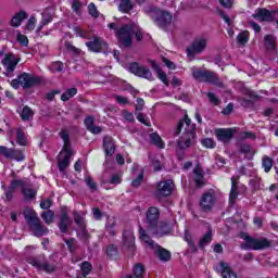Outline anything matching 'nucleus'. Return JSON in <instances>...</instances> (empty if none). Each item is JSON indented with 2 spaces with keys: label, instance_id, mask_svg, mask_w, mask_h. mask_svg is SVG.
<instances>
[{
  "label": "nucleus",
  "instance_id": "13",
  "mask_svg": "<svg viewBox=\"0 0 278 278\" xmlns=\"http://www.w3.org/2000/svg\"><path fill=\"white\" fill-rule=\"evenodd\" d=\"M20 81H21L22 88H33V86H38L41 79L40 77L34 74L23 73L20 75Z\"/></svg>",
  "mask_w": 278,
  "mask_h": 278
},
{
  "label": "nucleus",
  "instance_id": "24",
  "mask_svg": "<svg viewBox=\"0 0 278 278\" xmlns=\"http://www.w3.org/2000/svg\"><path fill=\"white\" fill-rule=\"evenodd\" d=\"M23 214L28 226L33 223H36V220H40V217H38V213H36V211L31 207H26Z\"/></svg>",
  "mask_w": 278,
  "mask_h": 278
},
{
  "label": "nucleus",
  "instance_id": "26",
  "mask_svg": "<svg viewBox=\"0 0 278 278\" xmlns=\"http://www.w3.org/2000/svg\"><path fill=\"white\" fill-rule=\"evenodd\" d=\"M136 242V237L131 230H124L123 232V244L124 247H128L129 249L134 248Z\"/></svg>",
  "mask_w": 278,
  "mask_h": 278
},
{
  "label": "nucleus",
  "instance_id": "53",
  "mask_svg": "<svg viewBox=\"0 0 278 278\" xmlns=\"http://www.w3.org/2000/svg\"><path fill=\"white\" fill-rule=\"evenodd\" d=\"M65 243L71 253H75V251H77V245L75 244V239H73V238L65 239Z\"/></svg>",
  "mask_w": 278,
  "mask_h": 278
},
{
  "label": "nucleus",
  "instance_id": "64",
  "mask_svg": "<svg viewBox=\"0 0 278 278\" xmlns=\"http://www.w3.org/2000/svg\"><path fill=\"white\" fill-rule=\"evenodd\" d=\"M72 9L75 12H79V10L81 9V2H79V0H73L72 2Z\"/></svg>",
  "mask_w": 278,
  "mask_h": 278
},
{
  "label": "nucleus",
  "instance_id": "44",
  "mask_svg": "<svg viewBox=\"0 0 278 278\" xmlns=\"http://www.w3.org/2000/svg\"><path fill=\"white\" fill-rule=\"evenodd\" d=\"M212 242V230H208L203 238L200 239L199 247L203 249V247H207Z\"/></svg>",
  "mask_w": 278,
  "mask_h": 278
},
{
  "label": "nucleus",
  "instance_id": "54",
  "mask_svg": "<svg viewBox=\"0 0 278 278\" xmlns=\"http://www.w3.org/2000/svg\"><path fill=\"white\" fill-rule=\"evenodd\" d=\"M201 142L206 149H214L216 147V142L212 138L202 139Z\"/></svg>",
  "mask_w": 278,
  "mask_h": 278
},
{
  "label": "nucleus",
  "instance_id": "36",
  "mask_svg": "<svg viewBox=\"0 0 278 278\" xmlns=\"http://www.w3.org/2000/svg\"><path fill=\"white\" fill-rule=\"evenodd\" d=\"M21 118L24 122L30 121L34 118V110L29 106H24L21 113Z\"/></svg>",
  "mask_w": 278,
  "mask_h": 278
},
{
  "label": "nucleus",
  "instance_id": "30",
  "mask_svg": "<svg viewBox=\"0 0 278 278\" xmlns=\"http://www.w3.org/2000/svg\"><path fill=\"white\" fill-rule=\"evenodd\" d=\"M238 199V185H236V179L231 178V190L229 194V203L230 205H236V201Z\"/></svg>",
  "mask_w": 278,
  "mask_h": 278
},
{
  "label": "nucleus",
  "instance_id": "32",
  "mask_svg": "<svg viewBox=\"0 0 278 278\" xmlns=\"http://www.w3.org/2000/svg\"><path fill=\"white\" fill-rule=\"evenodd\" d=\"M155 255L161 260V262H168L170 260V252L163 248H157Z\"/></svg>",
  "mask_w": 278,
  "mask_h": 278
},
{
  "label": "nucleus",
  "instance_id": "17",
  "mask_svg": "<svg viewBox=\"0 0 278 278\" xmlns=\"http://www.w3.org/2000/svg\"><path fill=\"white\" fill-rule=\"evenodd\" d=\"M215 135L220 142H229L233 138V130L231 128H219L215 130Z\"/></svg>",
  "mask_w": 278,
  "mask_h": 278
},
{
  "label": "nucleus",
  "instance_id": "60",
  "mask_svg": "<svg viewBox=\"0 0 278 278\" xmlns=\"http://www.w3.org/2000/svg\"><path fill=\"white\" fill-rule=\"evenodd\" d=\"M65 47L67 49V51H70L71 53H74L75 55H79L80 51L78 48H76L75 46H72L71 42H66Z\"/></svg>",
  "mask_w": 278,
  "mask_h": 278
},
{
  "label": "nucleus",
  "instance_id": "12",
  "mask_svg": "<svg viewBox=\"0 0 278 278\" xmlns=\"http://www.w3.org/2000/svg\"><path fill=\"white\" fill-rule=\"evenodd\" d=\"M216 203V198L214 197V191L210 190L202 194V198L200 200V207L203 210V212H210L214 207V204Z\"/></svg>",
  "mask_w": 278,
  "mask_h": 278
},
{
  "label": "nucleus",
  "instance_id": "18",
  "mask_svg": "<svg viewBox=\"0 0 278 278\" xmlns=\"http://www.w3.org/2000/svg\"><path fill=\"white\" fill-rule=\"evenodd\" d=\"M28 227L37 238H41V236L49 233V228H45V226L40 224V219L28 225Z\"/></svg>",
  "mask_w": 278,
  "mask_h": 278
},
{
  "label": "nucleus",
  "instance_id": "43",
  "mask_svg": "<svg viewBox=\"0 0 278 278\" xmlns=\"http://www.w3.org/2000/svg\"><path fill=\"white\" fill-rule=\"evenodd\" d=\"M237 42L239 45H241V47H244V45H247V42H249V31L248 30L241 31L237 36Z\"/></svg>",
  "mask_w": 278,
  "mask_h": 278
},
{
  "label": "nucleus",
  "instance_id": "20",
  "mask_svg": "<svg viewBox=\"0 0 278 278\" xmlns=\"http://www.w3.org/2000/svg\"><path fill=\"white\" fill-rule=\"evenodd\" d=\"M193 181L195 184V187L203 188L205 184H207V180H205V176L203 174V169L201 167H194L193 169Z\"/></svg>",
  "mask_w": 278,
  "mask_h": 278
},
{
  "label": "nucleus",
  "instance_id": "51",
  "mask_svg": "<svg viewBox=\"0 0 278 278\" xmlns=\"http://www.w3.org/2000/svg\"><path fill=\"white\" fill-rule=\"evenodd\" d=\"M80 269L83 271V277H88V275H90V271L92 270V265L88 262H84L80 266Z\"/></svg>",
  "mask_w": 278,
  "mask_h": 278
},
{
  "label": "nucleus",
  "instance_id": "19",
  "mask_svg": "<svg viewBox=\"0 0 278 278\" xmlns=\"http://www.w3.org/2000/svg\"><path fill=\"white\" fill-rule=\"evenodd\" d=\"M103 149L105 152V155H114L116 153V146L114 144V138L110 136H105L103 138Z\"/></svg>",
  "mask_w": 278,
  "mask_h": 278
},
{
  "label": "nucleus",
  "instance_id": "63",
  "mask_svg": "<svg viewBox=\"0 0 278 278\" xmlns=\"http://www.w3.org/2000/svg\"><path fill=\"white\" fill-rule=\"evenodd\" d=\"M34 27H36V17H30L26 24V29H28V31L34 30Z\"/></svg>",
  "mask_w": 278,
  "mask_h": 278
},
{
  "label": "nucleus",
  "instance_id": "56",
  "mask_svg": "<svg viewBox=\"0 0 278 278\" xmlns=\"http://www.w3.org/2000/svg\"><path fill=\"white\" fill-rule=\"evenodd\" d=\"M207 98L210 100V103H213V105L220 104V99H218L214 92H208Z\"/></svg>",
  "mask_w": 278,
  "mask_h": 278
},
{
  "label": "nucleus",
  "instance_id": "21",
  "mask_svg": "<svg viewBox=\"0 0 278 278\" xmlns=\"http://www.w3.org/2000/svg\"><path fill=\"white\" fill-rule=\"evenodd\" d=\"M152 229H153V233L155 236H160L161 238L163 236H168V233L173 231L170 226L164 222L159 223V225L156 224L155 228H152Z\"/></svg>",
  "mask_w": 278,
  "mask_h": 278
},
{
  "label": "nucleus",
  "instance_id": "22",
  "mask_svg": "<svg viewBox=\"0 0 278 278\" xmlns=\"http://www.w3.org/2000/svg\"><path fill=\"white\" fill-rule=\"evenodd\" d=\"M72 220L71 217H68V213L62 211L61 216H60V223H59V228L62 233H66L68 231V226L71 225Z\"/></svg>",
  "mask_w": 278,
  "mask_h": 278
},
{
  "label": "nucleus",
  "instance_id": "45",
  "mask_svg": "<svg viewBox=\"0 0 278 278\" xmlns=\"http://www.w3.org/2000/svg\"><path fill=\"white\" fill-rule=\"evenodd\" d=\"M106 255L111 257V260H116V257H118V248L114 244L109 245L106 248Z\"/></svg>",
  "mask_w": 278,
  "mask_h": 278
},
{
  "label": "nucleus",
  "instance_id": "47",
  "mask_svg": "<svg viewBox=\"0 0 278 278\" xmlns=\"http://www.w3.org/2000/svg\"><path fill=\"white\" fill-rule=\"evenodd\" d=\"M78 238L85 242V244H88L90 240V233H88V230L85 228H80V231L78 232Z\"/></svg>",
  "mask_w": 278,
  "mask_h": 278
},
{
  "label": "nucleus",
  "instance_id": "55",
  "mask_svg": "<svg viewBox=\"0 0 278 278\" xmlns=\"http://www.w3.org/2000/svg\"><path fill=\"white\" fill-rule=\"evenodd\" d=\"M51 68L54 73H62L64 71V63L56 61L52 63Z\"/></svg>",
  "mask_w": 278,
  "mask_h": 278
},
{
  "label": "nucleus",
  "instance_id": "10",
  "mask_svg": "<svg viewBox=\"0 0 278 278\" xmlns=\"http://www.w3.org/2000/svg\"><path fill=\"white\" fill-rule=\"evenodd\" d=\"M205 47H207V40L201 38V39H195L191 47L187 48V55L189 58H194V55L199 53H203L205 51Z\"/></svg>",
  "mask_w": 278,
  "mask_h": 278
},
{
  "label": "nucleus",
  "instance_id": "6",
  "mask_svg": "<svg viewBox=\"0 0 278 278\" xmlns=\"http://www.w3.org/2000/svg\"><path fill=\"white\" fill-rule=\"evenodd\" d=\"M128 71L137 77L148 79V81H153L155 79L153 77V73H151V70L144 65L139 64L138 62L131 63L128 67Z\"/></svg>",
  "mask_w": 278,
  "mask_h": 278
},
{
  "label": "nucleus",
  "instance_id": "58",
  "mask_svg": "<svg viewBox=\"0 0 278 278\" xmlns=\"http://www.w3.org/2000/svg\"><path fill=\"white\" fill-rule=\"evenodd\" d=\"M85 182L87 184V186L90 188V190H97V182H94V180L92 179V177L87 176L85 178Z\"/></svg>",
  "mask_w": 278,
  "mask_h": 278
},
{
  "label": "nucleus",
  "instance_id": "27",
  "mask_svg": "<svg viewBox=\"0 0 278 278\" xmlns=\"http://www.w3.org/2000/svg\"><path fill=\"white\" fill-rule=\"evenodd\" d=\"M85 127L87 128L88 131L91 134H101L102 129L99 126H94V117L93 116H88L85 118Z\"/></svg>",
  "mask_w": 278,
  "mask_h": 278
},
{
  "label": "nucleus",
  "instance_id": "35",
  "mask_svg": "<svg viewBox=\"0 0 278 278\" xmlns=\"http://www.w3.org/2000/svg\"><path fill=\"white\" fill-rule=\"evenodd\" d=\"M16 142L20 144V147H27L28 144L25 131H23L21 128L16 130Z\"/></svg>",
  "mask_w": 278,
  "mask_h": 278
},
{
  "label": "nucleus",
  "instance_id": "16",
  "mask_svg": "<svg viewBox=\"0 0 278 278\" xmlns=\"http://www.w3.org/2000/svg\"><path fill=\"white\" fill-rule=\"evenodd\" d=\"M217 273H220L223 278H238V275L231 269L228 263L224 261L219 262L218 267L216 268Z\"/></svg>",
  "mask_w": 278,
  "mask_h": 278
},
{
  "label": "nucleus",
  "instance_id": "5",
  "mask_svg": "<svg viewBox=\"0 0 278 278\" xmlns=\"http://www.w3.org/2000/svg\"><path fill=\"white\" fill-rule=\"evenodd\" d=\"M244 240L245 243L241 244V249H244L245 251H261L262 249H268V247H270V241H268V239H254L245 236Z\"/></svg>",
  "mask_w": 278,
  "mask_h": 278
},
{
  "label": "nucleus",
  "instance_id": "40",
  "mask_svg": "<svg viewBox=\"0 0 278 278\" xmlns=\"http://www.w3.org/2000/svg\"><path fill=\"white\" fill-rule=\"evenodd\" d=\"M132 275L136 278H142V275H144V265H142L141 263H137L134 267H132Z\"/></svg>",
  "mask_w": 278,
  "mask_h": 278
},
{
  "label": "nucleus",
  "instance_id": "38",
  "mask_svg": "<svg viewBox=\"0 0 278 278\" xmlns=\"http://www.w3.org/2000/svg\"><path fill=\"white\" fill-rule=\"evenodd\" d=\"M42 220H45L46 225H51L55 219V213L51 210H48L41 214Z\"/></svg>",
  "mask_w": 278,
  "mask_h": 278
},
{
  "label": "nucleus",
  "instance_id": "8",
  "mask_svg": "<svg viewBox=\"0 0 278 278\" xmlns=\"http://www.w3.org/2000/svg\"><path fill=\"white\" fill-rule=\"evenodd\" d=\"M173 188H175L173 180H163L157 184L155 194L159 199L170 197L173 194Z\"/></svg>",
  "mask_w": 278,
  "mask_h": 278
},
{
  "label": "nucleus",
  "instance_id": "42",
  "mask_svg": "<svg viewBox=\"0 0 278 278\" xmlns=\"http://www.w3.org/2000/svg\"><path fill=\"white\" fill-rule=\"evenodd\" d=\"M77 94V88H70L61 96V101H68L70 99H73Z\"/></svg>",
  "mask_w": 278,
  "mask_h": 278
},
{
  "label": "nucleus",
  "instance_id": "1",
  "mask_svg": "<svg viewBox=\"0 0 278 278\" xmlns=\"http://www.w3.org/2000/svg\"><path fill=\"white\" fill-rule=\"evenodd\" d=\"M184 129V131H182ZM197 125L192 123V119L185 115L184 119L178 122L175 129V136H179L182 131L181 138L177 141L178 148L182 151L197 144Z\"/></svg>",
  "mask_w": 278,
  "mask_h": 278
},
{
  "label": "nucleus",
  "instance_id": "11",
  "mask_svg": "<svg viewBox=\"0 0 278 278\" xmlns=\"http://www.w3.org/2000/svg\"><path fill=\"white\" fill-rule=\"evenodd\" d=\"M75 153L73 150H62L58 155V164H59V170L61 173H64L66 168H68L71 164V157H73Z\"/></svg>",
  "mask_w": 278,
  "mask_h": 278
},
{
  "label": "nucleus",
  "instance_id": "61",
  "mask_svg": "<svg viewBox=\"0 0 278 278\" xmlns=\"http://www.w3.org/2000/svg\"><path fill=\"white\" fill-rule=\"evenodd\" d=\"M17 42H20V45H23V47H27V45H29V39H27V36L18 34Z\"/></svg>",
  "mask_w": 278,
  "mask_h": 278
},
{
  "label": "nucleus",
  "instance_id": "57",
  "mask_svg": "<svg viewBox=\"0 0 278 278\" xmlns=\"http://www.w3.org/2000/svg\"><path fill=\"white\" fill-rule=\"evenodd\" d=\"M217 14H219L220 18H223V21H225L226 24L232 25L231 18L229 17V15H226V13L223 10L217 9Z\"/></svg>",
  "mask_w": 278,
  "mask_h": 278
},
{
  "label": "nucleus",
  "instance_id": "33",
  "mask_svg": "<svg viewBox=\"0 0 278 278\" xmlns=\"http://www.w3.org/2000/svg\"><path fill=\"white\" fill-rule=\"evenodd\" d=\"M59 136H60V138L63 139V142H64V146H63L62 150H64V151L72 150L71 149V137L68 135V131L67 130H61L59 132Z\"/></svg>",
  "mask_w": 278,
  "mask_h": 278
},
{
  "label": "nucleus",
  "instance_id": "7",
  "mask_svg": "<svg viewBox=\"0 0 278 278\" xmlns=\"http://www.w3.org/2000/svg\"><path fill=\"white\" fill-rule=\"evenodd\" d=\"M27 264L37 268V270H45V273H55V264L40 261V256H29L26 258Z\"/></svg>",
  "mask_w": 278,
  "mask_h": 278
},
{
  "label": "nucleus",
  "instance_id": "28",
  "mask_svg": "<svg viewBox=\"0 0 278 278\" xmlns=\"http://www.w3.org/2000/svg\"><path fill=\"white\" fill-rule=\"evenodd\" d=\"M27 16L28 15L25 11H20L16 13L11 20L12 27H20L23 21L27 20Z\"/></svg>",
  "mask_w": 278,
  "mask_h": 278
},
{
  "label": "nucleus",
  "instance_id": "15",
  "mask_svg": "<svg viewBox=\"0 0 278 278\" xmlns=\"http://www.w3.org/2000/svg\"><path fill=\"white\" fill-rule=\"evenodd\" d=\"M147 220L150 229L157 227V220H160V208L151 206L147 211Z\"/></svg>",
  "mask_w": 278,
  "mask_h": 278
},
{
  "label": "nucleus",
  "instance_id": "50",
  "mask_svg": "<svg viewBox=\"0 0 278 278\" xmlns=\"http://www.w3.org/2000/svg\"><path fill=\"white\" fill-rule=\"evenodd\" d=\"M12 151L13 149H10L5 146H0V155L5 157L7 160H10L12 157Z\"/></svg>",
  "mask_w": 278,
  "mask_h": 278
},
{
  "label": "nucleus",
  "instance_id": "62",
  "mask_svg": "<svg viewBox=\"0 0 278 278\" xmlns=\"http://www.w3.org/2000/svg\"><path fill=\"white\" fill-rule=\"evenodd\" d=\"M51 205H53V202L50 199H47L40 202L41 210H49Z\"/></svg>",
  "mask_w": 278,
  "mask_h": 278
},
{
  "label": "nucleus",
  "instance_id": "9",
  "mask_svg": "<svg viewBox=\"0 0 278 278\" xmlns=\"http://www.w3.org/2000/svg\"><path fill=\"white\" fill-rule=\"evenodd\" d=\"M17 181L23 182L22 185L18 186H21L22 188V194L24 200L34 201V199H36V195L38 194V189L34 188V185L28 184V181L25 179H20Z\"/></svg>",
  "mask_w": 278,
  "mask_h": 278
},
{
  "label": "nucleus",
  "instance_id": "3",
  "mask_svg": "<svg viewBox=\"0 0 278 278\" xmlns=\"http://www.w3.org/2000/svg\"><path fill=\"white\" fill-rule=\"evenodd\" d=\"M109 29H113L115 31V36H117V40L119 42V47L124 49H129L134 42V25H123L119 29L116 23L108 24Z\"/></svg>",
  "mask_w": 278,
  "mask_h": 278
},
{
  "label": "nucleus",
  "instance_id": "41",
  "mask_svg": "<svg viewBox=\"0 0 278 278\" xmlns=\"http://www.w3.org/2000/svg\"><path fill=\"white\" fill-rule=\"evenodd\" d=\"M151 142L155 144V147H159V149H164V141H162V137L157 135L156 132H153L150 135Z\"/></svg>",
  "mask_w": 278,
  "mask_h": 278
},
{
  "label": "nucleus",
  "instance_id": "59",
  "mask_svg": "<svg viewBox=\"0 0 278 278\" xmlns=\"http://www.w3.org/2000/svg\"><path fill=\"white\" fill-rule=\"evenodd\" d=\"M157 77L159 79H161V81H163V84H165V86H168V78L166 77V74L164 73V71L157 70L156 71Z\"/></svg>",
  "mask_w": 278,
  "mask_h": 278
},
{
  "label": "nucleus",
  "instance_id": "2",
  "mask_svg": "<svg viewBox=\"0 0 278 278\" xmlns=\"http://www.w3.org/2000/svg\"><path fill=\"white\" fill-rule=\"evenodd\" d=\"M143 12L150 16V18H152L155 25L161 29H166V27L173 23V15L170 12L162 10L155 5L148 4L143 7Z\"/></svg>",
  "mask_w": 278,
  "mask_h": 278
},
{
  "label": "nucleus",
  "instance_id": "39",
  "mask_svg": "<svg viewBox=\"0 0 278 278\" xmlns=\"http://www.w3.org/2000/svg\"><path fill=\"white\" fill-rule=\"evenodd\" d=\"M10 160H15V162H24L25 153L23 150L13 149Z\"/></svg>",
  "mask_w": 278,
  "mask_h": 278
},
{
  "label": "nucleus",
  "instance_id": "4",
  "mask_svg": "<svg viewBox=\"0 0 278 278\" xmlns=\"http://www.w3.org/2000/svg\"><path fill=\"white\" fill-rule=\"evenodd\" d=\"M192 77L193 79H197V81H205L206 84H213L214 86H223L220 78H218V74L208 70L193 67Z\"/></svg>",
  "mask_w": 278,
  "mask_h": 278
},
{
  "label": "nucleus",
  "instance_id": "46",
  "mask_svg": "<svg viewBox=\"0 0 278 278\" xmlns=\"http://www.w3.org/2000/svg\"><path fill=\"white\" fill-rule=\"evenodd\" d=\"M74 223H76L80 229L86 227V220L81 215H79V213H77V211L74 212Z\"/></svg>",
  "mask_w": 278,
  "mask_h": 278
},
{
  "label": "nucleus",
  "instance_id": "52",
  "mask_svg": "<svg viewBox=\"0 0 278 278\" xmlns=\"http://www.w3.org/2000/svg\"><path fill=\"white\" fill-rule=\"evenodd\" d=\"M88 12L93 18H99V10H97V5H94V3H89Z\"/></svg>",
  "mask_w": 278,
  "mask_h": 278
},
{
  "label": "nucleus",
  "instance_id": "37",
  "mask_svg": "<svg viewBox=\"0 0 278 278\" xmlns=\"http://www.w3.org/2000/svg\"><path fill=\"white\" fill-rule=\"evenodd\" d=\"M119 12H124L127 14V12H131L134 10V4L130 2V0H122L118 5Z\"/></svg>",
  "mask_w": 278,
  "mask_h": 278
},
{
  "label": "nucleus",
  "instance_id": "29",
  "mask_svg": "<svg viewBox=\"0 0 278 278\" xmlns=\"http://www.w3.org/2000/svg\"><path fill=\"white\" fill-rule=\"evenodd\" d=\"M3 66H7V73H13L14 68L18 64V61L12 60V55H5L2 60Z\"/></svg>",
  "mask_w": 278,
  "mask_h": 278
},
{
  "label": "nucleus",
  "instance_id": "49",
  "mask_svg": "<svg viewBox=\"0 0 278 278\" xmlns=\"http://www.w3.org/2000/svg\"><path fill=\"white\" fill-rule=\"evenodd\" d=\"M262 165L265 173H270V168H273V159L268 156H264Z\"/></svg>",
  "mask_w": 278,
  "mask_h": 278
},
{
  "label": "nucleus",
  "instance_id": "23",
  "mask_svg": "<svg viewBox=\"0 0 278 278\" xmlns=\"http://www.w3.org/2000/svg\"><path fill=\"white\" fill-rule=\"evenodd\" d=\"M22 184L23 182L21 180L14 179L11 181V185L9 188L5 189V187L2 186V188L5 190V201H12L16 188H18V185H22Z\"/></svg>",
  "mask_w": 278,
  "mask_h": 278
},
{
  "label": "nucleus",
  "instance_id": "48",
  "mask_svg": "<svg viewBox=\"0 0 278 278\" xmlns=\"http://www.w3.org/2000/svg\"><path fill=\"white\" fill-rule=\"evenodd\" d=\"M144 180V172L141 170L139 173V175L137 176V178H135L132 181H131V187L132 188H140V185L142 184V181Z\"/></svg>",
  "mask_w": 278,
  "mask_h": 278
},
{
  "label": "nucleus",
  "instance_id": "14",
  "mask_svg": "<svg viewBox=\"0 0 278 278\" xmlns=\"http://www.w3.org/2000/svg\"><path fill=\"white\" fill-rule=\"evenodd\" d=\"M275 14L277 12H270L268 9H256L252 17L256 18V21L273 23L275 21Z\"/></svg>",
  "mask_w": 278,
  "mask_h": 278
},
{
  "label": "nucleus",
  "instance_id": "31",
  "mask_svg": "<svg viewBox=\"0 0 278 278\" xmlns=\"http://www.w3.org/2000/svg\"><path fill=\"white\" fill-rule=\"evenodd\" d=\"M265 40V47L268 51H275L277 49V38L273 35H266L264 37Z\"/></svg>",
  "mask_w": 278,
  "mask_h": 278
},
{
  "label": "nucleus",
  "instance_id": "34",
  "mask_svg": "<svg viewBox=\"0 0 278 278\" xmlns=\"http://www.w3.org/2000/svg\"><path fill=\"white\" fill-rule=\"evenodd\" d=\"M114 227H116V218L109 217L106 219L105 229L108 233H110V236H116V230L114 229Z\"/></svg>",
  "mask_w": 278,
  "mask_h": 278
},
{
  "label": "nucleus",
  "instance_id": "25",
  "mask_svg": "<svg viewBox=\"0 0 278 278\" xmlns=\"http://www.w3.org/2000/svg\"><path fill=\"white\" fill-rule=\"evenodd\" d=\"M103 45H105V42L101 38H94L93 41L86 42V47H88L89 51H93L94 53H99V51L103 49Z\"/></svg>",
  "mask_w": 278,
  "mask_h": 278
}]
</instances>
